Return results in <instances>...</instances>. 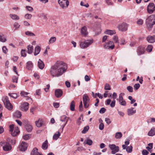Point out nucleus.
I'll return each instance as SVG.
<instances>
[{
  "mask_svg": "<svg viewBox=\"0 0 155 155\" xmlns=\"http://www.w3.org/2000/svg\"><path fill=\"white\" fill-rule=\"evenodd\" d=\"M67 64L61 61H57L51 66L49 70L50 73L52 77H59L62 75L66 71Z\"/></svg>",
  "mask_w": 155,
  "mask_h": 155,
  "instance_id": "obj_1",
  "label": "nucleus"
},
{
  "mask_svg": "<svg viewBox=\"0 0 155 155\" xmlns=\"http://www.w3.org/2000/svg\"><path fill=\"white\" fill-rule=\"evenodd\" d=\"M146 23L148 28L151 29L155 24V15H152L148 17L146 20Z\"/></svg>",
  "mask_w": 155,
  "mask_h": 155,
  "instance_id": "obj_2",
  "label": "nucleus"
},
{
  "mask_svg": "<svg viewBox=\"0 0 155 155\" xmlns=\"http://www.w3.org/2000/svg\"><path fill=\"white\" fill-rule=\"evenodd\" d=\"M2 100L5 107L9 110H11L13 108V107L10 103L8 98L7 96L3 97Z\"/></svg>",
  "mask_w": 155,
  "mask_h": 155,
  "instance_id": "obj_3",
  "label": "nucleus"
},
{
  "mask_svg": "<svg viewBox=\"0 0 155 155\" xmlns=\"http://www.w3.org/2000/svg\"><path fill=\"white\" fill-rule=\"evenodd\" d=\"M58 2L60 6L63 9L67 8L69 5V2L67 0H58Z\"/></svg>",
  "mask_w": 155,
  "mask_h": 155,
  "instance_id": "obj_4",
  "label": "nucleus"
},
{
  "mask_svg": "<svg viewBox=\"0 0 155 155\" xmlns=\"http://www.w3.org/2000/svg\"><path fill=\"white\" fill-rule=\"evenodd\" d=\"M83 101L84 107L86 108H88L89 106V98L87 95L85 94L83 97Z\"/></svg>",
  "mask_w": 155,
  "mask_h": 155,
  "instance_id": "obj_5",
  "label": "nucleus"
},
{
  "mask_svg": "<svg viewBox=\"0 0 155 155\" xmlns=\"http://www.w3.org/2000/svg\"><path fill=\"white\" fill-rule=\"evenodd\" d=\"M108 146L111 151V153L113 154H115L118 152L119 150V147L118 146H116L115 144H110Z\"/></svg>",
  "mask_w": 155,
  "mask_h": 155,
  "instance_id": "obj_6",
  "label": "nucleus"
},
{
  "mask_svg": "<svg viewBox=\"0 0 155 155\" xmlns=\"http://www.w3.org/2000/svg\"><path fill=\"white\" fill-rule=\"evenodd\" d=\"M14 125H10L9 126V130L11 132V134L13 136H15L18 134L19 132V131L18 130V128L17 127V128H15L14 132H13L14 128Z\"/></svg>",
  "mask_w": 155,
  "mask_h": 155,
  "instance_id": "obj_7",
  "label": "nucleus"
},
{
  "mask_svg": "<svg viewBox=\"0 0 155 155\" xmlns=\"http://www.w3.org/2000/svg\"><path fill=\"white\" fill-rule=\"evenodd\" d=\"M114 42L112 41H109L104 45V48L106 49L112 50L114 49Z\"/></svg>",
  "mask_w": 155,
  "mask_h": 155,
  "instance_id": "obj_8",
  "label": "nucleus"
},
{
  "mask_svg": "<svg viewBox=\"0 0 155 155\" xmlns=\"http://www.w3.org/2000/svg\"><path fill=\"white\" fill-rule=\"evenodd\" d=\"M155 10V5L153 3H150L147 6V11L149 14H152Z\"/></svg>",
  "mask_w": 155,
  "mask_h": 155,
  "instance_id": "obj_9",
  "label": "nucleus"
},
{
  "mask_svg": "<svg viewBox=\"0 0 155 155\" xmlns=\"http://www.w3.org/2000/svg\"><path fill=\"white\" fill-rule=\"evenodd\" d=\"M128 25L125 23L120 24L118 26V28L119 31H125L127 29Z\"/></svg>",
  "mask_w": 155,
  "mask_h": 155,
  "instance_id": "obj_10",
  "label": "nucleus"
},
{
  "mask_svg": "<svg viewBox=\"0 0 155 155\" xmlns=\"http://www.w3.org/2000/svg\"><path fill=\"white\" fill-rule=\"evenodd\" d=\"M28 146V145L27 143L22 142L19 147L18 149L21 151H24L26 150Z\"/></svg>",
  "mask_w": 155,
  "mask_h": 155,
  "instance_id": "obj_11",
  "label": "nucleus"
},
{
  "mask_svg": "<svg viewBox=\"0 0 155 155\" xmlns=\"http://www.w3.org/2000/svg\"><path fill=\"white\" fill-rule=\"evenodd\" d=\"M29 108V104L27 102H24L21 104V110L24 111H26Z\"/></svg>",
  "mask_w": 155,
  "mask_h": 155,
  "instance_id": "obj_12",
  "label": "nucleus"
},
{
  "mask_svg": "<svg viewBox=\"0 0 155 155\" xmlns=\"http://www.w3.org/2000/svg\"><path fill=\"white\" fill-rule=\"evenodd\" d=\"M3 150L5 151H9L12 149V147L11 145L9 143L5 142L3 147Z\"/></svg>",
  "mask_w": 155,
  "mask_h": 155,
  "instance_id": "obj_13",
  "label": "nucleus"
},
{
  "mask_svg": "<svg viewBox=\"0 0 155 155\" xmlns=\"http://www.w3.org/2000/svg\"><path fill=\"white\" fill-rule=\"evenodd\" d=\"M147 41L150 43H153L155 42V35H148L146 38Z\"/></svg>",
  "mask_w": 155,
  "mask_h": 155,
  "instance_id": "obj_14",
  "label": "nucleus"
},
{
  "mask_svg": "<svg viewBox=\"0 0 155 155\" xmlns=\"http://www.w3.org/2000/svg\"><path fill=\"white\" fill-rule=\"evenodd\" d=\"M136 112V110L134 108L131 107L127 110V115L130 116L132 115Z\"/></svg>",
  "mask_w": 155,
  "mask_h": 155,
  "instance_id": "obj_15",
  "label": "nucleus"
},
{
  "mask_svg": "<svg viewBox=\"0 0 155 155\" xmlns=\"http://www.w3.org/2000/svg\"><path fill=\"white\" fill-rule=\"evenodd\" d=\"M137 52L138 55L143 54L144 52V48L142 46L139 47L137 50Z\"/></svg>",
  "mask_w": 155,
  "mask_h": 155,
  "instance_id": "obj_16",
  "label": "nucleus"
},
{
  "mask_svg": "<svg viewBox=\"0 0 155 155\" xmlns=\"http://www.w3.org/2000/svg\"><path fill=\"white\" fill-rule=\"evenodd\" d=\"M63 94V92L60 89H57L55 90V95L58 98L61 97Z\"/></svg>",
  "mask_w": 155,
  "mask_h": 155,
  "instance_id": "obj_17",
  "label": "nucleus"
},
{
  "mask_svg": "<svg viewBox=\"0 0 155 155\" xmlns=\"http://www.w3.org/2000/svg\"><path fill=\"white\" fill-rule=\"evenodd\" d=\"M81 33L82 35L84 37H86L88 35V33L86 27L84 26L82 28Z\"/></svg>",
  "mask_w": 155,
  "mask_h": 155,
  "instance_id": "obj_18",
  "label": "nucleus"
},
{
  "mask_svg": "<svg viewBox=\"0 0 155 155\" xmlns=\"http://www.w3.org/2000/svg\"><path fill=\"white\" fill-rule=\"evenodd\" d=\"M104 33L106 35H112L115 34L116 33V32L114 30L107 29L105 31Z\"/></svg>",
  "mask_w": 155,
  "mask_h": 155,
  "instance_id": "obj_19",
  "label": "nucleus"
},
{
  "mask_svg": "<svg viewBox=\"0 0 155 155\" xmlns=\"http://www.w3.org/2000/svg\"><path fill=\"white\" fill-rule=\"evenodd\" d=\"M9 16L11 19L14 20H18L20 19L19 16L15 14H9Z\"/></svg>",
  "mask_w": 155,
  "mask_h": 155,
  "instance_id": "obj_20",
  "label": "nucleus"
},
{
  "mask_svg": "<svg viewBox=\"0 0 155 155\" xmlns=\"http://www.w3.org/2000/svg\"><path fill=\"white\" fill-rule=\"evenodd\" d=\"M38 67L41 70L43 69L45 67L44 62L40 59H39L38 61Z\"/></svg>",
  "mask_w": 155,
  "mask_h": 155,
  "instance_id": "obj_21",
  "label": "nucleus"
},
{
  "mask_svg": "<svg viewBox=\"0 0 155 155\" xmlns=\"http://www.w3.org/2000/svg\"><path fill=\"white\" fill-rule=\"evenodd\" d=\"M33 64L31 61H28L26 63V68L28 70H30L32 68Z\"/></svg>",
  "mask_w": 155,
  "mask_h": 155,
  "instance_id": "obj_22",
  "label": "nucleus"
},
{
  "mask_svg": "<svg viewBox=\"0 0 155 155\" xmlns=\"http://www.w3.org/2000/svg\"><path fill=\"white\" fill-rule=\"evenodd\" d=\"M31 155H42L38 151V149L35 148L32 151L31 153Z\"/></svg>",
  "mask_w": 155,
  "mask_h": 155,
  "instance_id": "obj_23",
  "label": "nucleus"
},
{
  "mask_svg": "<svg viewBox=\"0 0 155 155\" xmlns=\"http://www.w3.org/2000/svg\"><path fill=\"white\" fill-rule=\"evenodd\" d=\"M60 120L63 123H65L66 121V124L68 121V118L67 117L65 116H63L61 117Z\"/></svg>",
  "mask_w": 155,
  "mask_h": 155,
  "instance_id": "obj_24",
  "label": "nucleus"
},
{
  "mask_svg": "<svg viewBox=\"0 0 155 155\" xmlns=\"http://www.w3.org/2000/svg\"><path fill=\"white\" fill-rule=\"evenodd\" d=\"M13 116L17 118H20L21 116V112L19 111H16L13 114Z\"/></svg>",
  "mask_w": 155,
  "mask_h": 155,
  "instance_id": "obj_25",
  "label": "nucleus"
},
{
  "mask_svg": "<svg viewBox=\"0 0 155 155\" xmlns=\"http://www.w3.org/2000/svg\"><path fill=\"white\" fill-rule=\"evenodd\" d=\"M155 135V128L153 127L148 133V135L150 136H153Z\"/></svg>",
  "mask_w": 155,
  "mask_h": 155,
  "instance_id": "obj_26",
  "label": "nucleus"
},
{
  "mask_svg": "<svg viewBox=\"0 0 155 155\" xmlns=\"http://www.w3.org/2000/svg\"><path fill=\"white\" fill-rule=\"evenodd\" d=\"M61 135V134L59 131H57L53 136V139L54 140H56Z\"/></svg>",
  "mask_w": 155,
  "mask_h": 155,
  "instance_id": "obj_27",
  "label": "nucleus"
},
{
  "mask_svg": "<svg viewBox=\"0 0 155 155\" xmlns=\"http://www.w3.org/2000/svg\"><path fill=\"white\" fill-rule=\"evenodd\" d=\"M41 48L40 46H37L35 48L34 55L36 56L39 54L41 51Z\"/></svg>",
  "mask_w": 155,
  "mask_h": 155,
  "instance_id": "obj_28",
  "label": "nucleus"
},
{
  "mask_svg": "<svg viewBox=\"0 0 155 155\" xmlns=\"http://www.w3.org/2000/svg\"><path fill=\"white\" fill-rule=\"evenodd\" d=\"M26 129L27 131L29 132L32 130V127L31 125L28 123L25 125Z\"/></svg>",
  "mask_w": 155,
  "mask_h": 155,
  "instance_id": "obj_29",
  "label": "nucleus"
},
{
  "mask_svg": "<svg viewBox=\"0 0 155 155\" xmlns=\"http://www.w3.org/2000/svg\"><path fill=\"white\" fill-rule=\"evenodd\" d=\"M36 126L38 127H40L43 124V120L42 119H39L38 121L35 122Z\"/></svg>",
  "mask_w": 155,
  "mask_h": 155,
  "instance_id": "obj_30",
  "label": "nucleus"
},
{
  "mask_svg": "<svg viewBox=\"0 0 155 155\" xmlns=\"http://www.w3.org/2000/svg\"><path fill=\"white\" fill-rule=\"evenodd\" d=\"M84 41L87 48L93 43V40L92 39H91L85 40Z\"/></svg>",
  "mask_w": 155,
  "mask_h": 155,
  "instance_id": "obj_31",
  "label": "nucleus"
},
{
  "mask_svg": "<svg viewBox=\"0 0 155 155\" xmlns=\"http://www.w3.org/2000/svg\"><path fill=\"white\" fill-rule=\"evenodd\" d=\"M6 41V39L5 35L2 33L0 34V41L5 42Z\"/></svg>",
  "mask_w": 155,
  "mask_h": 155,
  "instance_id": "obj_32",
  "label": "nucleus"
},
{
  "mask_svg": "<svg viewBox=\"0 0 155 155\" xmlns=\"http://www.w3.org/2000/svg\"><path fill=\"white\" fill-rule=\"evenodd\" d=\"M18 76V74H16V75L13 76L12 78V82L13 83H17Z\"/></svg>",
  "mask_w": 155,
  "mask_h": 155,
  "instance_id": "obj_33",
  "label": "nucleus"
},
{
  "mask_svg": "<svg viewBox=\"0 0 155 155\" xmlns=\"http://www.w3.org/2000/svg\"><path fill=\"white\" fill-rule=\"evenodd\" d=\"M56 38L55 37H51L49 40L48 44L50 45L54 43L56 41Z\"/></svg>",
  "mask_w": 155,
  "mask_h": 155,
  "instance_id": "obj_34",
  "label": "nucleus"
},
{
  "mask_svg": "<svg viewBox=\"0 0 155 155\" xmlns=\"http://www.w3.org/2000/svg\"><path fill=\"white\" fill-rule=\"evenodd\" d=\"M79 43L80 47L81 48L85 49L87 48L84 41H80L79 42Z\"/></svg>",
  "mask_w": 155,
  "mask_h": 155,
  "instance_id": "obj_35",
  "label": "nucleus"
},
{
  "mask_svg": "<svg viewBox=\"0 0 155 155\" xmlns=\"http://www.w3.org/2000/svg\"><path fill=\"white\" fill-rule=\"evenodd\" d=\"M48 147V141L47 140H46L43 143L42 146V148L44 150H46Z\"/></svg>",
  "mask_w": 155,
  "mask_h": 155,
  "instance_id": "obj_36",
  "label": "nucleus"
},
{
  "mask_svg": "<svg viewBox=\"0 0 155 155\" xmlns=\"http://www.w3.org/2000/svg\"><path fill=\"white\" fill-rule=\"evenodd\" d=\"M27 49L28 50V53L29 54H31L32 53L33 49V46L28 45L27 46Z\"/></svg>",
  "mask_w": 155,
  "mask_h": 155,
  "instance_id": "obj_37",
  "label": "nucleus"
},
{
  "mask_svg": "<svg viewBox=\"0 0 155 155\" xmlns=\"http://www.w3.org/2000/svg\"><path fill=\"white\" fill-rule=\"evenodd\" d=\"M74 107H75V102L73 101H72L70 104V110L72 111H74Z\"/></svg>",
  "mask_w": 155,
  "mask_h": 155,
  "instance_id": "obj_38",
  "label": "nucleus"
},
{
  "mask_svg": "<svg viewBox=\"0 0 155 155\" xmlns=\"http://www.w3.org/2000/svg\"><path fill=\"white\" fill-rule=\"evenodd\" d=\"M84 143L89 146H90L92 144L93 141L91 140L87 139L86 140H85L84 141Z\"/></svg>",
  "mask_w": 155,
  "mask_h": 155,
  "instance_id": "obj_39",
  "label": "nucleus"
},
{
  "mask_svg": "<svg viewBox=\"0 0 155 155\" xmlns=\"http://www.w3.org/2000/svg\"><path fill=\"white\" fill-rule=\"evenodd\" d=\"M113 40L114 41L115 43L117 44H119L118 38L117 35L114 36L113 37Z\"/></svg>",
  "mask_w": 155,
  "mask_h": 155,
  "instance_id": "obj_40",
  "label": "nucleus"
},
{
  "mask_svg": "<svg viewBox=\"0 0 155 155\" xmlns=\"http://www.w3.org/2000/svg\"><path fill=\"white\" fill-rule=\"evenodd\" d=\"M122 136V134L120 132H117L115 134V137L116 139H120Z\"/></svg>",
  "mask_w": 155,
  "mask_h": 155,
  "instance_id": "obj_41",
  "label": "nucleus"
},
{
  "mask_svg": "<svg viewBox=\"0 0 155 155\" xmlns=\"http://www.w3.org/2000/svg\"><path fill=\"white\" fill-rule=\"evenodd\" d=\"M133 147L131 145L129 146H127L126 148L125 149L126 151L128 153H130L132 151Z\"/></svg>",
  "mask_w": 155,
  "mask_h": 155,
  "instance_id": "obj_42",
  "label": "nucleus"
},
{
  "mask_svg": "<svg viewBox=\"0 0 155 155\" xmlns=\"http://www.w3.org/2000/svg\"><path fill=\"white\" fill-rule=\"evenodd\" d=\"M14 27L15 28V30H17L19 28L20 25L17 22H15L13 24Z\"/></svg>",
  "mask_w": 155,
  "mask_h": 155,
  "instance_id": "obj_43",
  "label": "nucleus"
},
{
  "mask_svg": "<svg viewBox=\"0 0 155 155\" xmlns=\"http://www.w3.org/2000/svg\"><path fill=\"white\" fill-rule=\"evenodd\" d=\"M120 104L122 106H125L126 105V102L123 99L118 101Z\"/></svg>",
  "mask_w": 155,
  "mask_h": 155,
  "instance_id": "obj_44",
  "label": "nucleus"
},
{
  "mask_svg": "<svg viewBox=\"0 0 155 155\" xmlns=\"http://www.w3.org/2000/svg\"><path fill=\"white\" fill-rule=\"evenodd\" d=\"M130 143V142L129 141H126L125 142V144H123L122 145V147L123 150H125L126 148V147Z\"/></svg>",
  "mask_w": 155,
  "mask_h": 155,
  "instance_id": "obj_45",
  "label": "nucleus"
},
{
  "mask_svg": "<svg viewBox=\"0 0 155 155\" xmlns=\"http://www.w3.org/2000/svg\"><path fill=\"white\" fill-rule=\"evenodd\" d=\"M25 33L26 35L30 36H35V34L34 33L30 31H27L25 32Z\"/></svg>",
  "mask_w": 155,
  "mask_h": 155,
  "instance_id": "obj_46",
  "label": "nucleus"
},
{
  "mask_svg": "<svg viewBox=\"0 0 155 155\" xmlns=\"http://www.w3.org/2000/svg\"><path fill=\"white\" fill-rule=\"evenodd\" d=\"M153 48V46L152 45H148L146 48V51L148 52H150L152 51Z\"/></svg>",
  "mask_w": 155,
  "mask_h": 155,
  "instance_id": "obj_47",
  "label": "nucleus"
},
{
  "mask_svg": "<svg viewBox=\"0 0 155 155\" xmlns=\"http://www.w3.org/2000/svg\"><path fill=\"white\" fill-rule=\"evenodd\" d=\"M8 95L14 99L17 98L18 96L17 94L15 93H9Z\"/></svg>",
  "mask_w": 155,
  "mask_h": 155,
  "instance_id": "obj_48",
  "label": "nucleus"
},
{
  "mask_svg": "<svg viewBox=\"0 0 155 155\" xmlns=\"http://www.w3.org/2000/svg\"><path fill=\"white\" fill-rule=\"evenodd\" d=\"M89 129V127L88 126H87L86 127H85L83 130H82L81 131V133L82 134H85L86 133L88 130Z\"/></svg>",
  "mask_w": 155,
  "mask_h": 155,
  "instance_id": "obj_49",
  "label": "nucleus"
},
{
  "mask_svg": "<svg viewBox=\"0 0 155 155\" xmlns=\"http://www.w3.org/2000/svg\"><path fill=\"white\" fill-rule=\"evenodd\" d=\"M28 94H29V93L25 92L24 91H22L20 93L21 96H23L25 97L26 96H27V95H28Z\"/></svg>",
  "mask_w": 155,
  "mask_h": 155,
  "instance_id": "obj_50",
  "label": "nucleus"
},
{
  "mask_svg": "<svg viewBox=\"0 0 155 155\" xmlns=\"http://www.w3.org/2000/svg\"><path fill=\"white\" fill-rule=\"evenodd\" d=\"M38 16L40 18H43V19H45L47 18V17L46 15H45L44 13H41L40 14H39L38 15Z\"/></svg>",
  "mask_w": 155,
  "mask_h": 155,
  "instance_id": "obj_51",
  "label": "nucleus"
},
{
  "mask_svg": "<svg viewBox=\"0 0 155 155\" xmlns=\"http://www.w3.org/2000/svg\"><path fill=\"white\" fill-rule=\"evenodd\" d=\"M143 23V20L142 19H139L137 21V24L139 25H142Z\"/></svg>",
  "mask_w": 155,
  "mask_h": 155,
  "instance_id": "obj_52",
  "label": "nucleus"
},
{
  "mask_svg": "<svg viewBox=\"0 0 155 155\" xmlns=\"http://www.w3.org/2000/svg\"><path fill=\"white\" fill-rule=\"evenodd\" d=\"M93 96L96 98L97 96H98L100 98L102 99L103 98L102 95L101 94L99 93H95L94 95H93Z\"/></svg>",
  "mask_w": 155,
  "mask_h": 155,
  "instance_id": "obj_53",
  "label": "nucleus"
},
{
  "mask_svg": "<svg viewBox=\"0 0 155 155\" xmlns=\"http://www.w3.org/2000/svg\"><path fill=\"white\" fill-rule=\"evenodd\" d=\"M124 94L123 93H121L119 95V97L118 98H117V101H119L123 99V96H124Z\"/></svg>",
  "mask_w": 155,
  "mask_h": 155,
  "instance_id": "obj_54",
  "label": "nucleus"
},
{
  "mask_svg": "<svg viewBox=\"0 0 155 155\" xmlns=\"http://www.w3.org/2000/svg\"><path fill=\"white\" fill-rule=\"evenodd\" d=\"M26 8L30 12H32L33 10V8L30 6H26Z\"/></svg>",
  "mask_w": 155,
  "mask_h": 155,
  "instance_id": "obj_55",
  "label": "nucleus"
},
{
  "mask_svg": "<svg viewBox=\"0 0 155 155\" xmlns=\"http://www.w3.org/2000/svg\"><path fill=\"white\" fill-rule=\"evenodd\" d=\"M120 42L121 45H124L125 44V40L124 38H121L120 39Z\"/></svg>",
  "mask_w": 155,
  "mask_h": 155,
  "instance_id": "obj_56",
  "label": "nucleus"
},
{
  "mask_svg": "<svg viewBox=\"0 0 155 155\" xmlns=\"http://www.w3.org/2000/svg\"><path fill=\"white\" fill-rule=\"evenodd\" d=\"M32 15L29 14H27L25 15V18L27 19H30L32 17Z\"/></svg>",
  "mask_w": 155,
  "mask_h": 155,
  "instance_id": "obj_57",
  "label": "nucleus"
},
{
  "mask_svg": "<svg viewBox=\"0 0 155 155\" xmlns=\"http://www.w3.org/2000/svg\"><path fill=\"white\" fill-rule=\"evenodd\" d=\"M105 121L108 125L110 124L111 122L110 119L107 117H106L105 118Z\"/></svg>",
  "mask_w": 155,
  "mask_h": 155,
  "instance_id": "obj_58",
  "label": "nucleus"
},
{
  "mask_svg": "<svg viewBox=\"0 0 155 155\" xmlns=\"http://www.w3.org/2000/svg\"><path fill=\"white\" fill-rule=\"evenodd\" d=\"M104 89L106 90H110V85L108 84H106L105 87Z\"/></svg>",
  "mask_w": 155,
  "mask_h": 155,
  "instance_id": "obj_59",
  "label": "nucleus"
},
{
  "mask_svg": "<svg viewBox=\"0 0 155 155\" xmlns=\"http://www.w3.org/2000/svg\"><path fill=\"white\" fill-rule=\"evenodd\" d=\"M21 55L22 56L25 57L26 55L25 53V50H22L21 51Z\"/></svg>",
  "mask_w": 155,
  "mask_h": 155,
  "instance_id": "obj_60",
  "label": "nucleus"
},
{
  "mask_svg": "<svg viewBox=\"0 0 155 155\" xmlns=\"http://www.w3.org/2000/svg\"><path fill=\"white\" fill-rule=\"evenodd\" d=\"M142 153L143 155H148L149 152L146 150H143L142 151Z\"/></svg>",
  "mask_w": 155,
  "mask_h": 155,
  "instance_id": "obj_61",
  "label": "nucleus"
},
{
  "mask_svg": "<svg viewBox=\"0 0 155 155\" xmlns=\"http://www.w3.org/2000/svg\"><path fill=\"white\" fill-rule=\"evenodd\" d=\"M2 50L4 53L6 54L8 52V49L5 46H4L2 48Z\"/></svg>",
  "mask_w": 155,
  "mask_h": 155,
  "instance_id": "obj_62",
  "label": "nucleus"
},
{
  "mask_svg": "<svg viewBox=\"0 0 155 155\" xmlns=\"http://www.w3.org/2000/svg\"><path fill=\"white\" fill-rule=\"evenodd\" d=\"M127 90L130 92H133V87L131 86H128L127 87Z\"/></svg>",
  "mask_w": 155,
  "mask_h": 155,
  "instance_id": "obj_63",
  "label": "nucleus"
},
{
  "mask_svg": "<svg viewBox=\"0 0 155 155\" xmlns=\"http://www.w3.org/2000/svg\"><path fill=\"white\" fill-rule=\"evenodd\" d=\"M140 85L139 84H135L134 86V89L135 90H137L140 87Z\"/></svg>",
  "mask_w": 155,
  "mask_h": 155,
  "instance_id": "obj_64",
  "label": "nucleus"
}]
</instances>
